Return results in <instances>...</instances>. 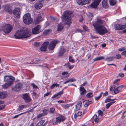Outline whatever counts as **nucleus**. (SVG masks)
<instances>
[{"instance_id":"1","label":"nucleus","mask_w":126,"mask_h":126,"mask_svg":"<svg viewBox=\"0 0 126 126\" xmlns=\"http://www.w3.org/2000/svg\"><path fill=\"white\" fill-rule=\"evenodd\" d=\"M31 31L27 28H24L17 31L15 35V38L20 39L29 37L31 36Z\"/></svg>"},{"instance_id":"2","label":"nucleus","mask_w":126,"mask_h":126,"mask_svg":"<svg viewBox=\"0 0 126 126\" xmlns=\"http://www.w3.org/2000/svg\"><path fill=\"white\" fill-rule=\"evenodd\" d=\"M72 13V12H71L66 11L64 12L62 16L63 21L65 25H67L68 27H69L72 22L70 17Z\"/></svg>"},{"instance_id":"3","label":"nucleus","mask_w":126,"mask_h":126,"mask_svg":"<svg viewBox=\"0 0 126 126\" xmlns=\"http://www.w3.org/2000/svg\"><path fill=\"white\" fill-rule=\"evenodd\" d=\"M94 28L96 32L101 35H104L108 32L107 29L104 26H99Z\"/></svg>"},{"instance_id":"4","label":"nucleus","mask_w":126,"mask_h":126,"mask_svg":"<svg viewBox=\"0 0 126 126\" xmlns=\"http://www.w3.org/2000/svg\"><path fill=\"white\" fill-rule=\"evenodd\" d=\"M23 22L26 24H31L33 22V20L31 18L30 15L29 13H27L24 15L23 17Z\"/></svg>"},{"instance_id":"5","label":"nucleus","mask_w":126,"mask_h":126,"mask_svg":"<svg viewBox=\"0 0 126 126\" xmlns=\"http://www.w3.org/2000/svg\"><path fill=\"white\" fill-rule=\"evenodd\" d=\"M13 29L12 26L9 24L5 25L2 28L3 31L6 33H10Z\"/></svg>"},{"instance_id":"6","label":"nucleus","mask_w":126,"mask_h":126,"mask_svg":"<svg viewBox=\"0 0 126 126\" xmlns=\"http://www.w3.org/2000/svg\"><path fill=\"white\" fill-rule=\"evenodd\" d=\"M23 87V84L21 82L16 83L14 87L12 88V90L18 92L20 91Z\"/></svg>"},{"instance_id":"7","label":"nucleus","mask_w":126,"mask_h":126,"mask_svg":"<svg viewBox=\"0 0 126 126\" xmlns=\"http://www.w3.org/2000/svg\"><path fill=\"white\" fill-rule=\"evenodd\" d=\"M97 19L96 21L94 22L93 23L94 28L97 27L99 26H101V25L102 24L105 22L104 21L102 20L100 18L98 17L97 18Z\"/></svg>"},{"instance_id":"8","label":"nucleus","mask_w":126,"mask_h":126,"mask_svg":"<svg viewBox=\"0 0 126 126\" xmlns=\"http://www.w3.org/2000/svg\"><path fill=\"white\" fill-rule=\"evenodd\" d=\"M41 26L40 25H38L34 28L32 29V33L33 34H36L39 33L41 32L40 29Z\"/></svg>"},{"instance_id":"9","label":"nucleus","mask_w":126,"mask_h":126,"mask_svg":"<svg viewBox=\"0 0 126 126\" xmlns=\"http://www.w3.org/2000/svg\"><path fill=\"white\" fill-rule=\"evenodd\" d=\"M58 42V41L57 40H54L53 41L50 43L48 47V49L50 51H52L54 49Z\"/></svg>"},{"instance_id":"10","label":"nucleus","mask_w":126,"mask_h":126,"mask_svg":"<svg viewBox=\"0 0 126 126\" xmlns=\"http://www.w3.org/2000/svg\"><path fill=\"white\" fill-rule=\"evenodd\" d=\"M13 13L14 14V17L15 18H19L21 14L20 8H15L14 10Z\"/></svg>"},{"instance_id":"11","label":"nucleus","mask_w":126,"mask_h":126,"mask_svg":"<svg viewBox=\"0 0 126 126\" xmlns=\"http://www.w3.org/2000/svg\"><path fill=\"white\" fill-rule=\"evenodd\" d=\"M15 78L12 76H6L4 77V81H8L9 82H11L12 84L13 83V82L15 80Z\"/></svg>"},{"instance_id":"12","label":"nucleus","mask_w":126,"mask_h":126,"mask_svg":"<svg viewBox=\"0 0 126 126\" xmlns=\"http://www.w3.org/2000/svg\"><path fill=\"white\" fill-rule=\"evenodd\" d=\"M77 1L79 4L82 5L89 3L91 0H77Z\"/></svg>"},{"instance_id":"13","label":"nucleus","mask_w":126,"mask_h":126,"mask_svg":"<svg viewBox=\"0 0 126 126\" xmlns=\"http://www.w3.org/2000/svg\"><path fill=\"white\" fill-rule=\"evenodd\" d=\"M49 44V42H44L40 47L41 51H46L47 45Z\"/></svg>"},{"instance_id":"14","label":"nucleus","mask_w":126,"mask_h":126,"mask_svg":"<svg viewBox=\"0 0 126 126\" xmlns=\"http://www.w3.org/2000/svg\"><path fill=\"white\" fill-rule=\"evenodd\" d=\"M43 6L42 1H38L35 4L34 7L36 9H38L41 8Z\"/></svg>"},{"instance_id":"15","label":"nucleus","mask_w":126,"mask_h":126,"mask_svg":"<svg viewBox=\"0 0 126 126\" xmlns=\"http://www.w3.org/2000/svg\"><path fill=\"white\" fill-rule=\"evenodd\" d=\"M23 98L24 101L26 102H30L31 101V99L27 94L23 95Z\"/></svg>"},{"instance_id":"16","label":"nucleus","mask_w":126,"mask_h":126,"mask_svg":"<svg viewBox=\"0 0 126 126\" xmlns=\"http://www.w3.org/2000/svg\"><path fill=\"white\" fill-rule=\"evenodd\" d=\"M3 8L6 11L8 12L10 14L12 13L11 8L9 5H4Z\"/></svg>"},{"instance_id":"17","label":"nucleus","mask_w":126,"mask_h":126,"mask_svg":"<svg viewBox=\"0 0 126 126\" xmlns=\"http://www.w3.org/2000/svg\"><path fill=\"white\" fill-rule=\"evenodd\" d=\"M126 28V26L119 24H116L115 26V29L116 30H122Z\"/></svg>"},{"instance_id":"18","label":"nucleus","mask_w":126,"mask_h":126,"mask_svg":"<svg viewBox=\"0 0 126 126\" xmlns=\"http://www.w3.org/2000/svg\"><path fill=\"white\" fill-rule=\"evenodd\" d=\"M101 1V0H98L93 2L91 5V7L93 8H96Z\"/></svg>"},{"instance_id":"19","label":"nucleus","mask_w":126,"mask_h":126,"mask_svg":"<svg viewBox=\"0 0 126 126\" xmlns=\"http://www.w3.org/2000/svg\"><path fill=\"white\" fill-rule=\"evenodd\" d=\"M124 87V86L123 85L119 86L117 87L114 90V93L115 94H116L117 93L120 92Z\"/></svg>"},{"instance_id":"20","label":"nucleus","mask_w":126,"mask_h":126,"mask_svg":"<svg viewBox=\"0 0 126 126\" xmlns=\"http://www.w3.org/2000/svg\"><path fill=\"white\" fill-rule=\"evenodd\" d=\"M92 122L95 121L96 123H97L99 122V118L97 117V115L95 114L93 117L91 118Z\"/></svg>"},{"instance_id":"21","label":"nucleus","mask_w":126,"mask_h":126,"mask_svg":"<svg viewBox=\"0 0 126 126\" xmlns=\"http://www.w3.org/2000/svg\"><path fill=\"white\" fill-rule=\"evenodd\" d=\"M63 93V89L62 90V91H61L56 94H55L52 97V98H54L56 97L57 99H58L60 98L61 97V95Z\"/></svg>"},{"instance_id":"22","label":"nucleus","mask_w":126,"mask_h":126,"mask_svg":"<svg viewBox=\"0 0 126 126\" xmlns=\"http://www.w3.org/2000/svg\"><path fill=\"white\" fill-rule=\"evenodd\" d=\"M65 49L63 47H62L59 52L58 56H63L65 52Z\"/></svg>"},{"instance_id":"23","label":"nucleus","mask_w":126,"mask_h":126,"mask_svg":"<svg viewBox=\"0 0 126 126\" xmlns=\"http://www.w3.org/2000/svg\"><path fill=\"white\" fill-rule=\"evenodd\" d=\"M107 2V0H103L102 1V6L105 8H106L108 7Z\"/></svg>"},{"instance_id":"24","label":"nucleus","mask_w":126,"mask_h":126,"mask_svg":"<svg viewBox=\"0 0 126 126\" xmlns=\"http://www.w3.org/2000/svg\"><path fill=\"white\" fill-rule=\"evenodd\" d=\"M12 84L11 82L7 83L2 85V87L4 89H6Z\"/></svg>"},{"instance_id":"25","label":"nucleus","mask_w":126,"mask_h":126,"mask_svg":"<svg viewBox=\"0 0 126 126\" xmlns=\"http://www.w3.org/2000/svg\"><path fill=\"white\" fill-rule=\"evenodd\" d=\"M63 24L61 23L58 25L57 31H61L63 29Z\"/></svg>"},{"instance_id":"26","label":"nucleus","mask_w":126,"mask_h":126,"mask_svg":"<svg viewBox=\"0 0 126 126\" xmlns=\"http://www.w3.org/2000/svg\"><path fill=\"white\" fill-rule=\"evenodd\" d=\"M104 59V58L103 56L97 57L95 58L93 60V62L97 61L100 60Z\"/></svg>"},{"instance_id":"27","label":"nucleus","mask_w":126,"mask_h":126,"mask_svg":"<svg viewBox=\"0 0 126 126\" xmlns=\"http://www.w3.org/2000/svg\"><path fill=\"white\" fill-rule=\"evenodd\" d=\"M7 96V95L5 93L2 92H0V98L3 99L5 98Z\"/></svg>"},{"instance_id":"28","label":"nucleus","mask_w":126,"mask_h":126,"mask_svg":"<svg viewBox=\"0 0 126 126\" xmlns=\"http://www.w3.org/2000/svg\"><path fill=\"white\" fill-rule=\"evenodd\" d=\"M109 1L110 5L112 6L115 5L116 3V0H109Z\"/></svg>"},{"instance_id":"29","label":"nucleus","mask_w":126,"mask_h":126,"mask_svg":"<svg viewBox=\"0 0 126 126\" xmlns=\"http://www.w3.org/2000/svg\"><path fill=\"white\" fill-rule=\"evenodd\" d=\"M115 59L114 57H111L106 58L105 60L108 62L111 61H113Z\"/></svg>"},{"instance_id":"30","label":"nucleus","mask_w":126,"mask_h":126,"mask_svg":"<svg viewBox=\"0 0 126 126\" xmlns=\"http://www.w3.org/2000/svg\"><path fill=\"white\" fill-rule=\"evenodd\" d=\"M51 32V30L47 29L45 30L43 32V34L45 35H48Z\"/></svg>"},{"instance_id":"31","label":"nucleus","mask_w":126,"mask_h":126,"mask_svg":"<svg viewBox=\"0 0 126 126\" xmlns=\"http://www.w3.org/2000/svg\"><path fill=\"white\" fill-rule=\"evenodd\" d=\"M81 102L79 101L78 102L76 106V109L77 110H79L81 106Z\"/></svg>"},{"instance_id":"32","label":"nucleus","mask_w":126,"mask_h":126,"mask_svg":"<svg viewBox=\"0 0 126 126\" xmlns=\"http://www.w3.org/2000/svg\"><path fill=\"white\" fill-rule=\"evenodd\" d=\"M115 102V101H112L111 102H110L109 103L107 104L106 105V108L107 109H108L113 104H114Z\"/></svg>"},{"instance_id":"33","label":"nucleus","mask_w":126,"mask_h":126,"mask_svg":"<svg viewBox=\"0 0 126 126\" xmlns=\"http://www.w3.org/2000/svg\"><path fill=\"white\" fill-rule=\"evenodd\" d=\"M76 80L75 79H70L67 80L66 81L64 82V84H65L69 82H73V81H75Z\"/></svg>"},{"instance_id":"34","label":"nucleus","mask_w":126,"mask_h":126,"mask_svg":"<svg viewBox=\"0 0 126 126\" xmlns=\"http://www.w3.org/2000/svg\"><path fill=\"white\" fill-rule=\"evenodd\" d=\"M59 84L57 83H54L52 84V85L50 86V88L51 89H52L55 87H59Z\"/></svg>"},{"instance_id":"35","label":"nucleus","mask_w":126,"mask_h":126,"mask_svg":"<svg viewBox=\"0 0 126 126\" xmlns=\"http://www.w3.org/2000/svg\"><path fill=\"white\" fill-rule=\"evenodd\" d=\"M44 122L45 121L44 120H41L37 124L36 126H41Z\"/></svg>"},{"instance_id":"36","label":"nucleus","mask_w":126,"mask_h":126,"mask_svg":"<svg viewBox=\"0 0 126 126\" xmlns=\"http://www.w3.org/2000/svg\"><path fill=\"white\" fill-rule=\"evenodd\" d=\"M116 100L115 99H111L110 98H109V97H108L107 99L105 100V103H107L108 102L112 101L114 100Z\"/></svg>"},{"instance_id":"37","label":"nucleus","mask_w":126,"mask_h":126,"mask_svg":"<svg viewBox=\"0 0 126 126\" xmlns=\"http://www.w3.org/2000/svg\"><path fill=\"white\" fill-rule=\"evenodd\" d=\"M103 93L102 92H101L100 94L99 95L98 97H95V100H98L101 97Z\"/></svg>"},{"instance_id":"38","label":"nucleus","mask_w":126,"mask_h":126,"mask_svg":"<svg viewBox=\"0 0 126 126\" xmlns=\"http://www.w3.org/2000/svg\"><path fill=\"white\" fill-rule=\"evenodd\" d=\"M26 106L25 105H22L20 106L19 108H18V110L19 111L22 110L24 108H26Z\"/></svg>"},{"instance_id":"39","label":"nucleus","mask_w":126,"mask_h":126,"mask_svg":"<svg viewBox=\"0 0 126 126\" xmlns=\"http://www.w3.org/2000/svg\"><path fill=\"white\" fill-rule=\"evenodd\" d=\"M82 113L81 112H79L77 114H75V117L76 118V117L78 116H80L82 114Z\"/></svg>"},{"instance_id":"40","label":"nucleus","mask_w":126,"mask_h":126,"mask_svg":"<svg viewBox=\"0 0 126 126\" xmlns=\"http://www.w3.org/2000/svg\"><path fill=\"white\" fill-rule=\"evenodd\" d=\"M41 16H38L35 20V23L36 24H38L41 21L40 19Z\"/></svg>"},{"instance_id":"41","label":"nucleus","mask_w":126,"mask_h":126,"mask_svg":"<svg viewBox=\"0 0 126 126\" xmlns=\"http://www.w3.org/2000/svg\"><path fill=\"white\" fill-rule=\"evenodd\" d=\"M93 96V94L91 93H89L86 95V97L88 98H91Z\"/></svg>"},{"instance_id":"42","label":"nucleus","mask_w":126,"mask_h":126,"mask_svg":"<svg viewBox=\"0 0 126 126\" xmlns=\"http://www.w3.org/2000/svg\"><path fill=\"white\" fill-rule=\"evenodd\" d=\"M62 106L64 108L66 109H67L70 106V104H67L66 105H62Z\"/></svg>"},{"instance_id":"43","label":"nucleus","mask_w":126,"mask_h":126,"mask_svg":"<svg viewBox=\"0 0 126 126\" xmlns=\"http://www.w3.org/2000/svg\"><path fill=\"white\" fill-rule=\"evenodd\" d=\"M50 113H52L55 112V109L54 108H51L50 109Z\"/></svg>"},{"instance_id":"44","label":"nucleus","mask_w":126,"mask_h":126,"mask_svg":"<svg viewBox=\"0 0 126 126\" xmlns=\"http://www.w3.org/2000/svg\"><path fill=\"white\" fill-rule=\"evenodd\" d=\"M40 45V44L39 42H35L34 43V46L36 47H39Z\"/></svg>"},{"instance_id":"45","label":"nucleus","mask_w":126,"mask_h":126,"mask_svg":"<svg viewBox=\"0 0 126 126\" xmlns=\"http://www.w3.org/2000/svg\"><path fill=\"white\" fill-rule=\"evenodd\" d=\"M56 121L57 123H60L61 121V118L60 117H57L56 119Z\"/></svg>"},{"instance_id":"46","label":"nucleus","mask_w":126,"mask_h":126,"mask_svg":"<svg viewBox=\"0 0 126 126\" xmlns=\"http://www.w3.org/2000/svg\"><path fill=\"white\" fill-rule=\"evenodd\" d=\"M92 102L91 101H90L87 102L86 103H85L84 105V106L85 107H87L88 105H89V104H91L92 103Z\"/></svg>"},{"instance_id":"47","label":"nucleus","mask_w":126,"mask_h":126,"mask_svg":"<svg viewBox=\"0 0 126 126\" xmlns=\"http://www.w3.org/2000/svg\"><path fill=\"white\" fill-rule=\"evenodd\" d=\"M70 63H67V65H68V67L70 69H71L73 68L74 67V65H69Z\"/></svg>"},{"instance_id":"48","label":"nucleus","mask_w":126,"mask_h":126,"mask_svg":"<svg viewBox=\"0 0 126 126\" xmlns=\"http://www.w3.org/2000/svg\"><path fill=\"white\" fill-rule=\"evenodd\" d=\"M126 48L125 47L120 48L118 49V50L120 51H122L124 50H126Z\"/></svg>"},{"instance_id":"49","label":"nucleus","mask_w":126,"mask_h":126,"mask_svg":"<svg viewBox=\"0 0 126 126\" xmlns=\"http://www.w3.org/2000/svg\"><path fill=\"white\" fill-rule=\"evenodd\" d=\"M98 113L99 115L102 116L103 114V112L100 110H99L98 111Z\"/></svg>"},{"instance_id":"50","label":"nucleus","mask_w":126,"mask_h":126,"mask_svg":"<svg viewBox=\"0 0 126 126\" xmlns=\"http://www.w3.org/2000/svg\"><path fill=\"white\" fill-rule=\"evenodd\" d=\"M69 59L70 62L73 63H74L75 62L74 60L72 59V57L71 56L69 57Z\"/></svg>"},{"instance_id":"51","label":"nucleus","mask_w":126,"mask_h":126,"mask_svg":"<svg viewBox=\"0 0 126 126\" xmlns=\"http://www.w3.org/2000/svg\"><path fill=\"white\" fill-rule=\"evenodd\" d=\"M31 84L32 85V87L34 88L37 89L38 88V87L34 83H32Z\"/></svg>"},{"instance_id":"52","label":"nucleus","mask_w":126,"mask_h":126,"mask_svg":"<svg viewBox=\"0 0 126 126\" xmlns=\"http://www.w3.org/2000/svg\"><path fill=\"white\" fill-rule=\"evenodd\" d=\"M115 85H114L113 86H111L110 89V91H112L115 88Z\"/></svg>"},{"instance_id":"53","label":"nucleus","mask_w":126,"mask_h":126,"mask_svg":"<svg viewBox=\"0 0 126 126\" xmlns=\"http://www.w3.org/2000/svg\"><path fill=\"white\" fill-rule=\"evenodd\" d=\"M86 92V91L85 90H84L80 93V95H83L84 94H85Z\"/></svg>"},{"instance_id":"54","label":"nucleus","mask_w":126,"mask_h":126,"mask_svg":"<svg viewBox=\"0 0 126 126\" xmlns=\"http://www.w3.org/2000/svg\"><path fill=\"white\" fill-rule=\"evenodd\" d=\"M60 116V117L61 118V121H63L65 120V118L64 116L61 115Z\"/></svg>"},{"instance_id":"55","label":"nucleus","mask_w":126,"mask_h":126,"mask_svg":"<svg viewBox=\"0 0 126 126\" xmlns=\"http://www.w3.org/2000/svg\"><path fill=\"white\" fill-rule=\"evenodd\" d=\"M120 80V79H117L114 80L113 82V84H117L118 83L117 82L119 81Z\"/></svg>"},{"instance_id":"56","label":"nucleus","mask_w":126,"mask_h":126,"mask_svg":"<svg viewBox=\"0 0 126 126\" xmlns=\"http://www.w3.org/2000/svg\"><path fill=\"white\" fill-rule=\"evenodd\" d=\"M121 58V55H120L118 54L115 56V58L118 59H120Z\"/></svg>"},{"instance_id":"57","label":"nucleus","mask_w":126,"mask_h":126,"mask_svg":"<svg viewBox=\"0 0 126 126\" xmlns=\"http://www.w3.org/2000/svg\"><path fill=\"white\" fill-rule=\"evenodd\" d=\"M122 55H124L126 57V50H125L122 52L121 53Z\"/></svg>"},{"instance_id":"58","label":"nucleus","mask_w":126,"mask_h":126,"mask_svg":"<svg viewBox=\"0 0 126 126\" xmlns=\"http://www.w3.org/2000/svg\"><path fill=\"white\" fill-rule=\"evenodd\" d=\"M82 87V86H81L79 88V90L80 91H82L84 90H85L84 87Z\"/></svg>"},{"instance_id":"59","label":"nucleus","mask_w":126,"mask_h":126,"mask_svg":"<svg viewBox=\"0 0 126 126\" xmlns=\"http://www.w3.org/2000/svg\"><path fill=\"white\" fill-rule=\"evenodd\" d=\"M103 94V96H106L108 95V93L107 91H106L105 93Z\"/></svg>"},{"instance_id":"60","label":"nucleus","mask_w":126,"mask_h":126,"mask_svg":"<svg viewBox=\"0 0 126 126\" xmlns=\"http://www.w3.org/2000/svg\"><path fill=\"white\" fill-rule=\"evenodd\" d=\"M88 27L86 26H84L83 27V29L85 31H87L88 30Z\"/></svg>"},{"instance_id":"61","label":"nucleus","mask_w":126,"mask_h":126,"mask_svg":"<svg viewBox=\"0 0 126 126\" xmlns=\"http://www.w3.org/2000/svg\"><path fill=\"white\" fill-rule=\"evenodd\" d=\"M4 105H2V106H0V110L3 109L4 107Z\"/></svg>"},{"instance_id":"62","label":"nucleus","mask_w":126,"mask_h":126,"mask_svg":"<svg viewBox=\"0 0 126 126\" xmlns=\"http://www.w3.org/2000/svg\"><path fill=\"white\" fill-rule=\"evenodd\" d=\"M43 115V114H39L37 116V118H39L41 117Z\"/></svg>"},{"instance_id":"63","label":"nucleus","mask_w":126,"mask_h":126,"mask_svg":"<svg viewBox=\"0 0 126 126\" xmlns=\"http://www.w3.org/2000/svg\"><path fill=\"white\" fill-rule=\"evenodd\" d=\"M119 76L121 77H122L124 76V75L123 74H121L120 73L119 74Z\"/></svg>"},{"instance_id":"64","label":"nucleus","mask_w":126,"mask_h":126,"mask_svg":"<svg viewBox=\"0 0 126 126\" xmlns=\"http://www.w3.org/2000/svg\"><path fill=\"white\" fill-rule=\"evenodd\" d=\"M83 18L82 17V16H81L80 19L79 20V21L80 22H81L83 21Z\"/></svg>"}]
</instances>
